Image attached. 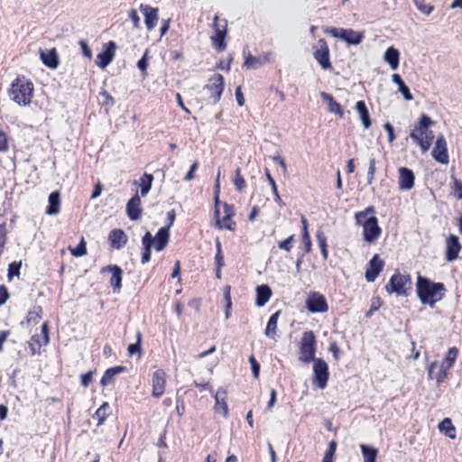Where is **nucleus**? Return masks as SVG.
Here are the masks:
<instances>
[{"instance_id":"38","label":"nucleus","mask_w":462,"mask_h":462,"mask_svg":"<svg viewBox=\"0 0 462 462\" xmlns=\"http://www.w3.org/2000/svg\"><path fill=\"white\" fill-rule=\"evenodd\" d=\"M356 109L358 112L362 123L365 128H369L371 126V119L369 116L368 109L364 100H359L356 104Z\"/></svg>"},{"instance_id":"37","label":"nucleus","mask_w":462,"mask_h":462,"mask_svg":"<svg viewBox=\"0 0 462 462\" xmlns=\"http://www.w3.org/2000/svg\"><path fill=\"white\" fill-rule=\"evenodd\" d=\"M439 430L451 439H455L457 437L456 428L449 418H445L439 422Z\"/></svg>"},{"instance_id":"17","label":"nucleus","mask_w":462,"mask_h":462,"mask_svg":"<svg viewBox=\"0 0 462 462\" xmlns=\"http://www.w3.org/2000/svg\"><path fill=\"white\" fill-rule=\"evenodd\" d=\"M384 267V262L375 254L368 262L365 277L368 282H373L379 276Z\"/></svg>"},{"instance_id":"11","label":"nucleus","mask_w":462,"mask_h":462,"mask_svg":"<svg viewBox=\"0 0 462 462\" xmlns=\"http://www.w3.org/2000/svg\"><path fill=\"white\" fill-rule=\"evenodd\" d=\"M313 57L324 70L332 69L330 61V51L328 44L325 39H319L316 45L313 46Z\"/></svg>"},{"instance_id":"29","label":"nucleus","mask_w":462,"mask_h":462,"mask_svg":"<svg viewBox=\"0 0 462 462\" xmlns=\"http://www.w3.org/2000/svg\"><path fill=\"white\" fill-rule=\"evenodd\" d=\"M40 58L42 63L49 69H55L60 64L59 55L57 50L52 48L45 51L40 52Z\"/></svg>"},{"instance_id":"14","label":"nucleus","mask_w":462,"mask_h":462,"mask_svg":"<svg viewBox=\"0 0 462 462\" xmlns=\"http://www.w3.org/2000/svg\"><path fill=\"white\" fill-rule=\"evenodd\" d=\"M305 303L306 308L311 313H324L328 310L326 297L318 291H310Z\"/></svg>"},{"instance_id":"64","label":"nucleus","mask_w":462,"mask_h":462,"mask_svg":"<svg viewBox=\"0 0 462 462\" xmlns=\"http://www.w3.org/2000/svg\"><path fill=\"white\" fill-rule=\"evenodd\" d=\"M193 383H194L195 387L198 388L200 392L208 390L211 393H213V389L210 386L208 382L198 383V382L194 381Z\"/></svg>"},{"instance_id":"16","label":"nucleus","mask_w":462,"mask_h":462,"mask_svg":"<svg viewBox=\"0 0 462 462\" xmlns=\"http://www.w3.org/2000/svg\"><path fill=\"white\" fill-rule=\"evenodd\" d=\"M224 87V77L221 74H214L209 78L208 83L205 88L209 92L213 103L216 104L220 100Z\"/></svg>"},{"instance_id":"15","label":"nucleus","mask_w":462,"mask_h":462,"mask_svg":"<svg viewBox=\"0 0 462 462\" xmlns=\"http://www.w3.org/2000/svg\"><path fill=\"white\" fill-rule=\"evenodd\" d=\"M167 374L163 369H157L152 374V396L158 399L166 390Z\"/></svg>"},{"instance_id":"46","label":"nucleus","mask_w":462,"mask_h":462,"mask_svg":"<svg viewBox=\"0 0 462 462\" xmlns=\"http://www.w3.org/2000/svg\"><path fill=\"white\" fill-rule=\"evenodd\" d=\"M457 356L458 349L455 346L450 347L448 350L446 356L441 363L445 364L447 367L451 368L454 365L456 359L457 358Z\"/></svg>"},{"instance_id":"43","label":"nucleus","mask_w":462,"mask_h":462,"mask_svg":"<svg viewBox=\"0 0 462 462\" xmlns=\"http://www.w3.org/2000/svg\"><path fill=\"white\" fill-rule=\"evenodd\" d=\"M364 457V462H376L378 450L375 448L368 447L365 444L360 445Z\"/></svg>"},{"instance_id":"47","label":"nucleus","mask_w":462,"mask_h":462,"mask_svg":"<svg viewBox=\"0 0 462 462\" xmlns=\"http://www.w3.org/2000/svg\"><path fill=\"white\" fill-rule=\"evenodd\" d=\"M21 266H22V263L21 262H15L14 261V262L9 263V265H8V273H7L8 281H12V279L14 276L18 277L20 275Z\"/></svg>"},{"instance_id":"9","label":"nucleus","mask_w":462,"mask_h":462,"mask_svg":"<svg viewBox=\"0 0 462 462\" xmlns=\"http://www.w3.org/2000/svg\"><path fill=\"white\" fill-rule=\"evenodd\" d=\"M222 207L225 214L222 218L219 217V208H216L214 211L216 227L220 230L226 229L229 231H234L236 226V222L233 220V217L236 215L235 206L233 204H228L227 202H224Z\"/></svg>"},{"instance_id":"23","label":"nucleus","mask_w":462,"mask_h":462,"mask_svg":"<svg viewBox=\"0 0 462 462\" xmlns=\"http://www.w3.org/2000/svg\"><path fill=\"white\" fill-rule=\"evenodd\" d=\"M109 272L112 273L110 278V285L113 288V291L115 293H118L122 288V278H123V271L122 269L115 264L107 265L101 269V273Z\"/></svg>"},{"instance_id":"60","label":"nucleus","mask_w":462,"mask_h":462,"mask_svg":"<svg viewBox=\"0 0 462 462\" xmlns=\"http://www.w3.org/2000/svg\"><path fill=\"white\" fill-rule=\"evenodd\" d=\"M10 294L5 285H0V306L4 305L9 299Z\"/></svg>"},{"instance_id":"4","label":"nucleus","mask_w":462,"mask_h":462,"mask_svg":"<svg viewBox=\"0 0 462 462\" xmlns=\"http://www.w3.org/2000/svg\"><path fill=\"white\" fill-rule=\"evenodd\" d=\"M433 125L434 121L429 116L422 114L410 133V137L423 152L432 145L434 134L430 127Z\"/></svg>"},{"instance_id":"21","label":"nucleus","mask_w":462,"mask_h":462,"mask_svg":"<svg viewBox=\"0 0 462 462\" xmlns=\"http://www.w3.org/2000/svg\"><path fill=\"white\" fill-rule=\"evenodd\" d=\"M432 157L439 163H448V152L447 148V142L444 136L440 135L437 138L435 146L431 152Z\"/></svg>"},{"instance_id":"48","label":"nucleus","mask_w":462,"mask_h":462,"mask_svg":"<svg viewBox=\"0 0 462 462\" xmlns=\"http://www.w3.org/2000/svg\"><path fill=\"white\" fill-rule=\"evenodd\" d=\"M9 148V137L3 129H0V153L7 152Z\"/></svg>"},{"instance_id":"6","label":"nucleus","mask_w":462,"mask_h":462,"mask_svg":"<svg viewBox=\"0 0 462 462\" xmlns=\"http://www.w3.org/2000/svg\"><path fill=\"white\" fill-rule=\"evenodd\" d=\"M411 278L410 274L402 273L398 270L391 276L385 285V291L389 294L397 296H408L411 290Z\"/></svg>"},{"instance_id":"8","label":"nucleus","mask_w":462,"mask_h":462,"mask_svg":"<svg viewBox=\"0 0 462 462\" xmlns=\"http://www.w3.org/2000/svg\"><path fill=\"white\" fill-rule=\"evenodd\" d=\"M212 27L214 34L210 37L212 47L217 51L222 52L226 48V37L227 34V21L220 19L218 15H215Z\"/></svg>"},{"instance_id":"35","label":"nucleus","mask_w":462,"mask_h":462,"mask_svg":"<svg viewBox=\"0 0 462 462\" xmlns=\"http://www.w3.org/2000/svg\"><path fill=\"white\" fill-rule=\"evenodd\" d=\"M111 414L110 405L107 402H105L101 404V406L96 411L93 415V418L97 420V426H101L105 423L106 420Z\"/></svg>"},{"instance_id":"27","label":"nucleus","mask_w":462,"mask_h":462,"mask_svg":"<svg viewBox=\"0 0 462 462\" xmlns=\"http://www.w3.org/2000/svg\"><path fill=\"white\" fill-rule=\"evenodd\" d=\"M108 242L112 248L119 250L127 244L128 237L123 229L115 228L108 234Z\"/></svg>"},{"instance_id":"32","label":"nucleus","mask_w":462,"mask_h":462,"mask_svg":"<svg viewBox=\"0 0 462 462\" xmlns=\"http://www.w3.org/2000/svg\"><path fill=\"white\" fill-rule=\"evenodd\" d=\"M43 310L40 305H35L30 310L25 317V320L22 324L27 327L35 326L42 318Z\"/></svg>"},{"instance_id":"53","label":"nucleus","mask_w":462,"mask_h":462,"mask_svg":"<svg viewBox=\"0 0 462 462\" xmlns=\"http://www.w3.org/2000/svg\"><path fill=\"white\" fill-rule=\"evenodd\" d=\"M336 449H337V442L335 440H331L328 444V448L327 449L323 459L328 460V461H333V457H334Z\"/></svg>"},{"instance_id":"62","label":"nucleus","mask_w":462,"mask_h":462,"mask_svg":"<svg viewBox=\"0 0 462 462\" xmlns=\"http://www.w3.org/2000/svg\"><path fill=\"white\" fill-rule=\"evenodd\" d=\"M79 45H80V47H81L82 54H83L86 58H88V59H89V60H90V59L92 58V52H91V50H90V48L88 47V43H87L85 41L81 40V41L79 42Z\"/></svg>"},{"instance_id":"55","label":"nucleus","mask_w":462,"mask_h":462,"mask_svg":"<svg viewBox=\"0 0 462 462\" xmlns=\"http://www.w3.org/2000/svg\"><path fill=\"white\" fill-rule=\"evenodd\" d=\"M96 369L93 370V371H89L84 374L81 375L80 377V382H81V384L82 386H84L85 388H87L93 381V375L96 374Z\"/></svg>"},{"instance_id":"51","label":"nucleus","mask_w":462,"mask_h":462,"mask_svg":"<svg viewBox=\"0 0 462 462\" xmlns=\"http://www.w3.org/2000/svg\"><path fill=\"white\" fill-rule=\"evenodd\" d=\"M233 62V57L231 54L226 60H220L217 65L216 69H221L228 72L231 69V64Z\"/></svg>"},{"instance_id":"61","label":"nucleus","mask_w":462,"mask_h":462,"mask_svg":"<svg viewBox=\"0 0 462 462\" xmlns=\"http://www.w3.org/2000/svg\"><path fill=\"white\" fill-rule=\"evenodd\" d=\"M249 362H250L251 366H252V371H253L254 376L255 378H258L259 372H260V365H259V363L257 362V360L254 358V356H251L249 357Z\"/></svg>"},{"instance_id":"49","label":"nucleus","mask_w":462,"mask_h":462,"mask_svg":"<svg viewBox=\"0 0 462 462\" xmlns=\"http://www.w3.org/2000/svg\"><path fill=\"white\" fill-rule=\"evenodd\" d=\"M294 241H295V236L291 235L288 238H286V239H284L282 241H280L278 243V247L281 250H284V251L289 253L292 249V244L294 243Z\"/></svg>"},{"instance_id":"12","label":"nucleus","mask_w":462,"mask_h":462,"mask_svg":"<svg viewBox=\"0 0 462 462\" xmlns=\"http://www.w3.org/2000/svg\"><path fill=\"white\" fill-rule=\"evenodd\" d=\"M313 362L312 383L319 389L327 387L329 379L328 364L322 358H317Z\"/></svg>"},{"instance_id":"52","label":"nucleus","mask_w":462,"mask_h":462,"mask_svg":"<svg viewBox=\"0 0 462 462\" xmlns=\"http://www.w3.org/2000/svg\"><path fill=\"white\" fill-rule=\"evenodd\" d=\"M216 246H217V253L215 255L216 267L222 268L225 263H224V255L222 254V249H221V244L219 241H217Z\"/></svg>"},{"instance_id":"25","label":"nucleus","mask_w":462,"mask_h":462,"mask_svg":"<svg viewBox=\"0 0 462 462\" xmlns=\"http://www.w3.org/2000/svg\"><path fill=\"white\" fill-rule=\"evenodd\" d=\"M142 212L141 197L136 193L126 203V214L129 219L136 221L141 218Z\"/></svg>"},{"instance_id":"40","label":"nucleus","mask_w":462,"mask_h":462,"mask_svg":"<svg viewBox=\"0 0 462 462\" xmlns=\"http://www.w3.org/2000/svg\"><path fill=\"white\" fill-rule=\"evenodd\" d=\"M232 182L234 184L235 189L237 192L242 193L245 191L246 188V181L245 180V177L242 173V169L240 167H237L235 170V175L232 179Z\"/></svg>"},{"instance_id":"36","label":"nucleus","mask_w":462,"mask_h":462,"mask_svg":"<svg viewBox=\"0 0 462 462\" xmlns=\"http://www.w3.org/2000/svg\"><path fill=\"white\" fill-rule=\"evenodd\" d=\"M384 60L393 69H397L400 61V52L394 47H389L384 53Z\"/></svg>"},{"instance_id":"28","label":"nucleus","mask_w":462,"mask_h":462,"mask_svg":"<svg viewBox=\"0 0 462 462\" xmlns=\"http://www.w3.org/2000/svg\"><path fill=\"white\" fill-rule=\"evenodd\" d=\"M282 314V310H278L268 319L266 328L264 329V335L274 341H276L278 337V319Z\"/></svg>"},{"instance_id":"39","label":"nucleus","mask_w":462,"mask_h":462,"mask_svg":"<svg viewBox=\"0 0 462 462\" xmlns=\"http://www.w3.org/2000/svg\"><path fill=\"white\" fill-rule=\"evenodd\" d=\"M153 181V176L151 173L144 172L140 178V197H145L151 190Z\"/></svg>"},{"instance_id":"44","label":"nucleus","mask_w":462,"mask_h":462,"mask_svg":"<svg viewBox=\"0 0 462 462\" xmlns=\"http://www.w3.org/2000/svg\"><path fill=\"white\" fill-rule=\"evenodd\" d=\"M70 254L75 257H81L88 254L87 243L84 236H81L79 245L76 247L69 246Z\"/></svg>"},{"instance_id":"31","label":"nucleus","mask_w":462,"mask_h":462,"mask_svg":"<svg viewBox=\"0 0 462 462\" xmlns=\"http://www.w3.org/2000/svg\"><path fill=\"white\" fill-rule=\"evenodd\" d=\"M256 291V298H255V305L257 307L264 306L273 295V291L271 288L266 285H258L255 289Z\"/></svg>"},{"instance_id":"41","label":"nucleus","mask_w":462,"mask_h":462,"mask_svg":"<svg viewBox=\"0 0 462 462\" xmlns=\"http://www.w3.org/2000/svg\"><path fill=\"white\" fill-rule=\"evenodd\" d=\"M393 81L398 85L399 91L402 94L406 100H411L413 96L411 95L410 88L406 86L402 79L399 74H393L392 76Z\"/></svg>"},{"instance_id":"56","label":"nucleus","mask_w":462,"mask_h":462,"mask_svg":"<svg viewBox=\"0 0 462 462\" xmlns=\"http://www.w3.org/2000/svg\"><path fill=\"white\" fill-rule=\"evenodd\" d=\"M316 239L319 244V247L320 250L328 248L327 237L322 230H319L316 233Z\"/></svg>"},{"instance_id":"58","label":"nucleus","mask_w":462,"mask_h":462,"mask_svg":"<svg viewBox=\"0 0 462 462\" xmlns=\"http://www.w3.org/2000/svg\"><path fill=\"white\" fill-rule=\"evenodd\" d=\"M199 165V162H198V161H195V162L191 164V166H190V168H189V171L187 172V174H186V175H185V177H184V180H185L186 181H190V180H194V178H195V174H194V173H195V171L198 170Z\"/></svg>"},{"instance_id":"57","label":"nucleus","mask_w":462,"mask_h":462,"mask_svg":"<svg viewBox=\"0 0 462 462\" xmlns=\"http://www.w3.org/2000/svg\"><path fill=\"white\" fill-rule=\"evenodd\" d=\"M219 177H220V173L218 172L217 180H216L215 192H214L215 193V195H214L215 209L219 208L218 207L221 203L219 200V192H220Z\"/></svg>"},{"instance_id":"13","label":"nucleus","mask_w":462,"mask_h":462,"mask_svg":"<svg viewBox=\"0 0 462 462\" xmlns=\"http://www.w3.org/2000/svg\"><path fill=\"white\" fill-rule=\"evenodd\" d=\"M323 31L325 33H328L335 38H339L348 44H359L364 38L363 33L356 32L352 29H337L336 27H327Z\"/></svg>"},{"instance_id":"22","label":"nucleus","mask_w":462,"mask_h":462,"mask_svg":"<svg viewBox=\"0 0 462 462\" xmlns=\"http://www.w3.org/2000/svg\"><path fill=\"white\" fill-rule=\"evenodd\" d=\"M140 10L144 16V23L148 31H152L159 20V10L158 8L152 7L148 5H140Z\"/></svg>"},{"instance_id":"59","label":"nucleus","mask_w":462,"mask_h":462,"mask_svg":"<svg viewBox=\"0 0 462 462\" xmlns=\"http://www.w3.org/2000/svg\"><path fill=\"white\" fill-rule=\"evenodd\" d=\"M130 20L133 23V26L136 29L140 28V17L135 9H131L128 14Z\"/></svg>"},{"instance_id":"3","label":"nucleus","mask_w":462,"mask_h":462,"mask_svg":"<svg viewBox=\"0 0 462 462\" xmlns=\"http://www.w3.org/2000/svg\"><path fill=\"white\" fill-rule=\"evenodd\" d=\"M416 291L421 303L433 307L437 301L443 299L446 288L442 282H433L426 277L418 275Z\"/></svg>"},{"instance_id":"63","label":"nucleus","mask_w":462,"mask_h":462,"mask_svg":"<svg viewBox=\"0 0 462 462\" xmlns=\"http://www.w3.org/2000/svg\"><path fill=\"white\" fill-rule=\"evenodd\" d=\"M328 350H329V352L332 353L334 359L336 361H337L339 359V353H340V349H339L337 343L335 341L330 343Z\"/></svg>"},{"instance_id":"2","label":"nucleus","mask_w":462,"mask_h":462,"mask_svg":"<svg viewBox=\"0 0 462 462\" xmlns=\"http://www.w3.org/2000/svg\"><path fill=\"white\" fill-rule=\"evenodd\" d=\"M375 213L374 206H369L365 209L355 213L356 223L363 226L364 240L368 243L375 242L382 233Z\"/></svg>"},{"instance_id":"30","label":"nucleus","mask_w":462,"mask_h":462,"mask_svg":"<svg viewBox=\"0 0 462 462\" xmlns=\"http://www.w3.org/2000/svg\"><path fill=\"white\" fill-rule=\"evenodd\" d=\"M320 97L324 102L328 105V110L330 113L336 114L340 118L344 116V110L342 106L335 100L334 97L327 92H321Z\"/></svg>"},{"instance_id":"20","label":"nucleus","mask_w":462,"mask_h":462,"mask_svg":"<svg viewBox=\"0 0 462 462\" xmlns=\"http://www.w3.org/2000/svg\"><path fill=\"white\" fill-rule=\"evenodd\" d=\"M450 368L447 367L445 364L439 363L438 361L432 362L428 369V375L430 379H435L438 384H440L447 378Z\"/></svg>"},{"instance_id":"42","label":"nucleus","mask_w":462,"mask_h":462,"mask_svg":"<svg viewBox=\"0 0 462 462\" xmlns=\"http://www.w3.org/2000/svg\"><path fill=\"white\" fill-rule=\"evenodd\" d=\"M450 194L457 199H462V181L451 175L449 183Z\"/></svg>"},{"instance_id":"19","label":"nucleus","mask_w":462,"mask_h":462,"mask_svg":"<svg viewBox=\"0 0 462 462\" xmlns=\"http://www.w3.org/2000/svg\"><path fill=\"white\" fill-rule=\"evenodd\" d=\"M116 45L113 41H110L104 44L103 51L97 56V65L104 69L113 60L116 54Z\"/></svg>"},{"instance_id":"24","label":"nucleus","mask_w":462,"mask_h":462,"mask_svg":"<svg viewBox=\"0 0 462 462\" xmlns=\"http://www.w3.org/2000/svg\"><path fill=\"white\" fill-rule=\"evenodd\" d=\"M461 245L458 237L455 235H450L446 241L445 258L448 262H453L458 257L461 251Z\"/></svg>"},{"instance_id":"5","label":"nucleus","mask_w":462,"mask_h":462,"mask_svg":"<svg viewBox=\"0 0 462 462\" xmlns=\"http://www.w3.org/2000/svg\"><path fill=\"white\" fill-rule=\"evenodd\" d=\"M34 94V85L24 76L13 80L8 89L10 98L18 106H26L32 102Z\"/></svg>"},{"instance_id":"34","label":"nucleus","mask_w":462,"mask_h":462,"mask_svg":"<svg viewBox=\"0 0 462 462\" xmlns=\"http://www.w3.org/2000/svg\"><path fill=\"white\" fill-rule=\"evenodd\" d=\"M49 206L46 209L48 215H56L60 210V195L59 191H53L49 195Z\"/></svg>"},{"instance_id":"26","label":"nucleus","mask_w":462,"mask_h":462,"mask_svg":"<svg viewBox=\"0 0 462 462\" xmlns=\"http://www.w3.org/2000/svg\"><path fill=\"white\" fill-rule=\"evenodd\" d=\"M399 171V189L401 190H410L414 187L415 176L413 171L406 167H401Z\"/></svg>"},{"instance_id":"50","label":"nucleus","mask_w":462,"mask_h":462,"mask_svg":"<svg viewBox=\"0 0 462 462\" xmlns=\"http://www.w3.org/2000/svg\"><path fill=\"white\" fill-rule=\"evenodd\" d=\"M262 62L259 60V58H256L251 54H248L247 57L245 60L244 66L247 69H256L257 67L261 66Z\"/></svg>"},{"instance_id":"10","label":"nucleus","mask_w":462,"mask_h":462,"mask_svg":"<svg viewBox=\"0 0 462 462\" xmlns=\"http://www.w3.org/2000/svg\"><path fill=\"white\" fill-rule=\"evenodd\" d=\"M50 343V327L49 322L45 321L42 325V333L32 335L27 342L32 356L41 355L42 347Z\"/></svg>"},{"instance_id":"1","label":"nucleus","mask_w":462,"mask_h":462,"mask_svg":"<svg viewBox=\"0 0 462 462\" xmlns=\"http://www.w3.org/2000/svg\"><path fill=\"white\" fill-rule=\"evenodd\" d=\"M175 217L176 214L174 209L170 210L167 213L169 224L166 226L161 227L154 237H152L150 232H146L144 234V236L142 238L143 247L141 263L143 264L148 263L151 260V252L152 245L154 246V249L158 252H161L165 249L170 241V228L173 225Z\"/></svg>"},{"instance_id":"45","label":"nucleus","mask_w":462,"mask_h":462,"mask_svg":"<svg viewBox=\"0 0 462 462\" xmlns=\"http://www.w3.org/2000/svg\"><path fill=\"white\" fill-rule=\"evenodd\" d=\"M142 339L143 335L140 331L136 333V342L134 344H130L127 347L128 355L130 356L138 354L139 356H142Z\"/></svg>"},{"instance_id":"33","label":"nucleus","mask_w":462,"mask_h":462,"mask_svg":"<svg viewBox=\"0 0 462 462\" xmlns=\"http://www.w3.org/2000/svg\"><path fill=\"white\" fill-rule=\"evenodd\" d=\"M125 371V367L123 365H117L114 367H110L105 371L103 376L100 380V384L102 386H107L114 383V378L116 374L123 373Z\"/></svg>"},{"instance_id":"54","label":"nucleus","mask_w":462,"mask_h":462,"mask_svg":"<svg viewBox=\"0 0 462 462\" xmlns=\"http://www.w3.org/2000/svg\"><path fill=\"white\" fill-rule=\"evenodd\" d=\"M138 69L142 71L143 75L147 74V68H148V51H146L137 62Z\"/></svg>"},{"instance_id":"7","label":"nucleus","mask_w":462,"mask_h":462,"mask_svg":"<svg viewBox=\"0 0 462 462\" xmlns=\"http://www.w3.org/2000/svg\"><path fill=\"white\" fill-rule=\"evenodd\" d=\"M299 359L302 363L309 364L317 358L316 354V337L312 330L303 332L299 343Z\"/></svg>"},{"instance_id":"18","label":"nucleus","mask_w":462,"mask_h":462,"mask_svg":"<svg viewBox=\"0 0 462 462\" xmlns=\"http://www.w3.org/2000/svg\"><path fill=\"white\" fill-rule=\"evenodd\" d=\"M215 399L214 411L216 413H220L224 418L229 415L227 405V390L225 388H218L213 395Z\"/></svg>"}]
</instances>
